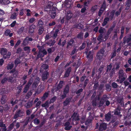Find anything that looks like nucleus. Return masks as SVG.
<instances>
[{"label": "nucleus", "instance_id": "15", "mask_svg": "<svg viewBox=\"0 0 131 131\" xmlns=\"http://www.w3.org/2000/svg\"><path fill=\"white\" fill-rule=\"evenodd\" d=\"M70 123L67 121L66 122L64 125V126L65 127L64 128L65 130H69L72 127V126L70 125Z\"/></svg>", "mask_w": 131, "mask_h": 131}, {"label": "nucleus", "instance_id": "47", "mask_svg": "<svg viewBox=\"0 0 131 131\" xmlns=\"http://www.w3.org/2000/svg\"><path fill=\"white\" fill-rule=\"evenodd\" d=\"M112 86L113 88L114 89L116 88H118V85L116 83L113 82L112 84Z\"/></svg>", "mask_w": 131, "mask_h": 131}, {"label": "nucleus", "instance_id": "40", "mask_svg": "<svg viewBox=\"0 0 131 131\" xmlns=\"http://www.w3.org/2000/svg\"><path fill=\"white\" fill-rule=\"evenodd\" d=\"M17 16V13H14L11 15L10 18L12 19H15L16 18Z\"/></svg>", "mask_w": 131, "mask_h": 131}, {"label": "nucleus", "instance_id": "8", "mask_svg": "<svg viewBox=\"0 0 131 131\" xmlns=\"http://www.w3.org/2000/svg\"><path fill=\"white\" fill-rule=\"evenodd\" d=\"M69 88L68 84H67L64 89L63 94L62 95V98H64L66 96L67 94L69 92Z\"/></svg>", "mask_w": 131, "mask_h": 131}, {"label": "nucleus", "instance_id": "37", "mask_svg": "<svg viewBox=\"0 0 131 131\" xmlns=\"http://www.w3.org/2000/svg\"><path fill=\"white\" fill-rule=\"evenodd\" d=\"M44 29L43 27L40 26L38 30V34L39 35H41L43 32Z\"/></svg>", "mask_w": 131, "mask_h": 131}, {"label": "nucleus", "instance_id": "61", "mask_svg": "<svg viewBox=\"0 0 131 131\" xmlns=\"http://www.w3.org/2000/svg\"><path fill=\"white\" fill-rule=\"evenodd\" d=\"M103 39V35L102 34H100L99 36L97 38V40L98 41H100V40Z\"/></svg>", "mask_w": 131, "mask_h": 131}, {"label": "nucleus", "instance_id": "39", "mask_svg": "<svg viewBox=\"0 0 131 131\" xmlns=\"http://www.w3.org/2000/svg\"><path fill=\"white\" fill-rule=\"evenodd\" d=\"M120 110L118 108L116 109L114 111V114L116 115H119L121 114Z\"/></svg>", "mask_w": 131, "mask_h": 131}, {"label": "nucleus", "instance_id": "44", "mask_svg": "<svg viewBox=\"0 0 131 131\" xmlns=\"http://www.w3.org/2000/svg\"><path fill=\"white\" fill-rule=\"evenodd\" d=\"M86 76L85 74L83 75L82 76L80 79V81L81 82H82L84 81L85 79L86 78Z\"/></svg>", "mask_w": 131, "mask_h": 131}, {"label": "nucleus", "instance_id": "28", "mask_svg": "<svg viewBox=\"0 0 131 131\" xmlns=\"http://www.w3.org/2000/svg\"><path fill=\"white\" fill-rule=\"evenodd\" d=\"M10 3L9 0H0V4L4 5L8 4Z\"/></svg>", "mask_w": 131, "mask_h": 131}, {"label": "nucleus", "instance_id": "14", "mask_svg": "<svg viewBox=\"0 0 131 131\" xmlns=\"http://www.w3.org/2000/svg\"><path fill=\"white\" fill-rule=\"evenodd\" d=\"M86 54H87L86 57L88 59V61L89 62H91L92 61L93 59V56L92 51H89L88 54H87V52H86Z\"/></svg>", "mask_w": 131, "mask_h": 131}, {"label": "nucleus", "instance_id": "58", "mask_svg": "<svg viewBox=\"0 0 131 131\" xmlns=\"http://www.w3.org/2000/svg\"><path fill=\"white\" fill-rule=\"evenodd\" d=\"M105 104L104 105L103 107H105L106 106H108L110 104V102L108 101V100L106 101L105 100Z\"/></svg>", "mask_w": 131, "mask_h": 131}, {"label": "nucleus", "instance_id": "27", "mask_svg": "<svg viewBox=\"0 0 131 131\" xmlns=\"http://www.w3.org/2000/svg\"><path fill=\"white\" fill-rule=\"evenodd\" d=\"M111 114L110 113H108L105 115V119L107 121H110L111 118Z\"/></svg>", "mask_w": 131, "mask_h": 131}, {"label": "nucleus", "instance_id": "33", "mask_svg": "<svg viewBox=\"0 0 131 131\" xmlns=\"http://www.w3.org/2000/svg\"><path fill=\"white\" fill-rule=\"evenodd\" d=\"M115 13V11L114 10H112L110 13V15L109 16V19L111 20H112L113 18V16L114 15Z\"/></svg>", "mask_w": 131, "mask_h": 131}, {"label": "nucleus", "instance_id": "36", "mask_svg": "<svg viewBox=\"0 0 131 131\" xmlns=\"http://www.w3.org/2000/svg\"><path fill=\"white\" fill-rule=\"evenodd\" d=\"M71 99H66V100L63 102V104L66 106L68 105L71 101Z\"/></svg>", "mask_w": 131, "mask_h": 131}, {"label": "nucleus", "instance_id": "11", "mask_svg": "<svg viewBox=\"0 0 131 131\" xmlns=\"http://www.w3.org/2000/svg\"><path fill=\"white\" fill-rule=\"evenodd\" d=\"M1 55L3 56L8 55L9 56V57L11 55V53L9 52L7 53V49L5 48H2L1 49Z\"/></svg>", "mask_w": 131, "mask_h": 131}, {"label": "nucleus", "instance_id": "59", "mask_svg": "<svg viewBox=\"0 0 131 131\" xmlns=\"http://www.w3.org/2000/svg\"><path fill=\"white\" fill-rule=\"evenodd\" d=\"M10 32V29L6 30L4 33L5 35L6 36H8Z\"/></svg>", "mask_w": 131, "mask_h": 131}, {"label": "nucleus", "instance_id": "10", "mask_svg": "<svg viewBox=\"0 0 131 131\" xmlns=\"http://www.w3.org/2000/svg\"><path fill=\"white\" fill-rule=\"evenodd\" d=\"M49 76V74L47 71H45L43 73L42 76V80L44 81L46 80Z\"/></svg>", "mask_w": 131, "mask_h": 131}, {"label": "nucleus", "instance_id": "62", "mask_svg": "<svg viewBox=\"0 0 131 131\" xmlns=\"http://www.w3.org/2000/svg\"><path fill=\"white\" fill-rule=\"evenodd\" d=\"M29 88V87L28 85H26L25 86L24 88L23 92L24 93H26L27 91L28 90Z\"/></svg>", "mask_w": 131, "mask_h": 131}, {"label": "nucleus", "instance_id": "19", "mask_svg": "<svg viewBox=\"0 0 131 131\" xmlns=\"http://www.w3.org/2000/svg\"><path fill=\"white\" fill-rule=\"evenodd\" d=\"M105 99H100L99 103L98 104V107H100L102 106L103 107V105H104L105 100Z\"/></svg>", "mask_w": 131, "mask_h": 131}, {"label": "nucleus", "instance_id": "32", "mask_svg": "<svg viewBox=\"0 0 131 131\" xmlns=\"http://www.w3.org/2000/svg\"><path fill=\"white\" fill-rule=\"evenodd\" d=\"M106 90L107 91H110L111 90V87L109 84H106L105 85Z\"/></svg>", "mask_w": 131, "mask_h": 131}, {"label": "nucleus", "instance_id": "13", "mask_svg": "<svg viewBox=\"0 0 131 131\" xmlns=\"http://www.w3.org/2000/svg\"><path fill=\"white\" fill-rule=\"evenodd\" d=\"M71 70V67H69L67 69L65 70V73L64 75V78L68 77Z\"/></svg>", "mask_w": 131, "mask_h": 131}, {"label": "nucleus", "instance_id": "49", "mask_svg": "<svg viewBox=\"0 0 131 131\" xmlns=\"http://www.w3.org/2000/svg\"><path fill=\"white\" fill-rule=\"evenodd\" d=\"M105 30V29L104 28H103L102 27H101L99 30V32L101 34H102L103 33Z\"/></svg>", "mask_w": 131, "mask_h": 131}, {"label": "nucleus", "instance_id": "56", "mask_svg": "<svg viewBox=\"0 0 131 131\" xmlns=\"http://www.w3.org/2000/svg\"><path fill=\"white\" fill-rule=\"evenodd\" d=\"M121 8H120L119 9L118 11H117L115 13V15L117 16H118L121 13Z\"/></svg>", "mask_w": 131, "mask_h": 131}, {"label": "nucleus", "instance_id": "9", "mask_svg": "<svg viewBox=\"0 0 131 131\" xmlns=\"http://www.w3.org/2000/svg\"><path fill=\"white\" fill-rule=\"evenodd\" d=\"M104 84H101L99 85L98 89V90L100 91L99 93V96L97 98H100V96H101L102 94L103 93L104 90Z\"/></svg>", "mask_w": 131, "mask_h": 131}, {"label": "nucleus", "instance_id": "45", "mask_svg": "<svg viewBox=\"0 0 131 131\" xmlns=\"http://www.w3.org/2000/svg\"><path fill=\"white\" fill-rule=\"evenodd\" d=\"M105 52V48H102L98 52L104 55Z\"/></svg>", "mask_w": 131, "mask_h": 131}, {"label": "nucleus", "instance_id": "22", "mask_svg": "<svg viewBox=\"0 0 131 131\" xmlns=\"http://www.w3.org/2000/svg\"><path fill=\"white\" fill-rule=\"evenodd\" d=\"M36 26L34 25H32L30 26L29 28V33H33L34 31V30L36 28Z\"/></svg>", "mask_w": 131, "mask_h": 131}, {"label": "nucleus", "instance_id": "31", "mask_svg": "<svg viewBox=\"0 0 131 131\" xmlns=\"http://www.w3.org/2000/svg\"><path fill=\"white\" fill-rule=\"evenodd\" d=\"M83 33L82 32H80L77 35V38L80 39H83Z\"/></svg>", "mask_w": 131, "mask_h": 131}, {"label": "nucleus", "instance_id": "48", "mask_svg": "<svg viewBox=\"0 0 131 131\" xmlns=\"http://www.w3.org/2000/svg\"><path fill=\"white\" fill-rule=\"evenodd\" d=\"M34 123L35 125H38L40 122L39 120L37 119V118H36L35 119L34 121Z\"/></svg>", "mask_w": 131, "mask_h": 131}, {"label": "nucleus", "instance_id": "4", "mask_svg": "<svg viewBox=\"0 0 131 131\" xmlns=\"http://www.w3.org/2000/svg\"><path fill=\"white\" fill-rule=\"evenodd\" d=\"M71 117L72 118V124H74V121L77 122L79 121L80 120L79 114H78L77 112H74L71 116ZM78 124V123L76 122L75 125H76Z\"/></svg>", "mask_w": 131, "mask_h": 131}, {"label": "nucleus", "instance_id": "54", "mask_svg": "<svg viewBox=\"0 0 131 131\" xmlns=\"http://www.w3.org/2000/svg\"><path fill=\"white\" fill-rule=\"evenodd\" d=\"M41 103V101H38L35 107L37 108L38 109L40 108Z\"/></svg>", "mask_w": 131, "mask_h": 131}, {"label": "nucleus", "instance_id": "21", "mask_svg": "<svg viewBox=\"0 0 131 131\" xmlns=\"http://www.w3.org/2000/svg\"><path fill=\"white\" fill-rule=\"evenodd\" d=\"M93 119V117L91 116H89L85 122V124L88 125L92 122Z\"/></svg>", "mask_w": 131, "mask_h": 131}, {"label": "nucleus", "instance_id": "1", "mask_svg": "<svg viewBox=\"0 0 131 131\" xmlns=\"http://www.w3.org/2000/svg\"><path fill=\"white\" fill-rule=\"evenodd\" d=\"M37 47L38 48L39 51L38 52L37 56L35 57V60H36L39 58L43 57L45 55H46L47 54L46 51L42 46L38 45Z\"/></svg>", "mask_w": 131, "mask_h": 131}, {"label": "nucleus", "instance_id": "53", "mask_svg": "<svg viewBox=\"0 0 131 131\" xmlns=\"http://www.w3.org/2000/svg\"><path fill=\"white\" fill-rule=\"evenodd\" d=\"M83 89L82 88L79 89L78 90H77L75 92V93L77 94H79L80 95L81 94V93L82 92Z\"/></svg>", "mask_w": 131, "mask_h": 131}, {"label": "nucleus", "instance_id": "20", "mask_svg": "<svg viewBox=\"0 0 131 131\" xmlns=\"http://www.w3.org/2000/svg\"><path fill=\"white\" fill-rule=\"evenodd\" d=\"M100 99H94L92 102V105L94 107H95L97 105H98Z\"/></svg>", "mask_w": 131, "mask_h": 131}, {"label": "nucleus", "instance_id": "35", "mask_svg": "<svg viewBox=\"0 0 131 131\" xmlns=\"http://www.w3.org/2000/svg\"><path fill=\"white\" fill-rule=\"evenodd\" d=\"M94 85L93 86V89L94 90H96L98 89V88H99V82H94Z\"/></svg>", "mask_w": 131, "mask_h": 131}, {"label": "nucleus", "instance_id": "29", "mask_svg": "<svg viewBox=\"0 0 131 131\" xmlns=\"http://www.w3.org/2000/svg\"><path fill=\"white\" fill-rule=\"evenodd\" d=\"M49 67L46 64H43L41 66V69L40 70V72H41V70H47L48 68Z\"/></svg>", "mask_w": 131, "mask_h": 131}, {"label": "nucleus", "instance_id": "42", "mask_svg": "<svg viewBox=\"0 0 131 131\" xmlns=\"http://www.w3.org/2000/svg\"><path fill=\"white\" fill-rule=\"evenodd\" d=\"M114 27V26H113L112 27L108 29L107 31V34L110 35L112 31L113 30V28Z\"/></svg>", "mask_w": 131, "mask_h": 131}, {"label": "nucleus", "instance_id": "17", "mask_svg": "<svg viewBox=\"0 0 131 131\" xmlns=\"http://www.w3.org/2000/svg\"><path fill=\"white\" fill-rule=\"evenodd\" d=\"M125 3V6H126V7L125 10H128L131 5V0H126Z\"/></svg>", "mask_w": 131, "mask_h": 131}, {"label": "nucleus", "instance_id": "63", "mask_svg": "<svg viewBox=\"0 0 131 131\" xmlns=\"http://www.w3.org/2000/svg\"><path fill=\"white\" fill-rule=\"evenodd\" d=\"M104 68V66L103 65H102L101 66H100V67L98 69V70L100 71V72H99L100 74L101 73Z\"/></svg>", "mask_w": 131, "mask_h": 131}, {"label": "nucleus", "instance_id": "2", "mask_svg": "<svg viewBox=\"0 0 131 131\" xmlns=\"http://www.w3.org/2000/svg\"><path fill=\"white\" fill-rule=\"evenodd\" d=\"M112 67L111 64L107 65L106 71V73L107 74H109L111 78L112 77L113 74H114L115 72V67H113L112 69Z\"/></svg>", "mask_w": 131, "mask_h": 131}, {"label": "nucleus", "instance_id": "57", "mask_svg": "<svg viewBox=\"0 0 131 131\" xmlns=\"http://www.w3.org/2000/svg\"><path fill=\"white\" fill-rule=\"evenodd\" d=\"M14 124H13V123H11L9 125L8 127V129L11 131L13 128L14 127Z\"/></svg>", "mask_w": 131, "mask_h": 131}, {"label": "nucleus", "instance_id": "12", "mask_svg": "<svg viewBox=\"0 0 131 131\" xmlns=\"http://www.w3.org/2000/svg\"><path fill=\"white\" fill-rule=\"evenodd\" d=\"M123 44H125L126 43H128L131 41V34L129 35V36L127 37L126 36L123 38Z\"/></svg>", "mask_w": 131, "mask_h": 131}, {"label": "nucleus", "instance_id": "3", "mask_svg": "<svg viewBox=\"0 0 131 131\" xmlns=\"http://www.w3.org/2000/svg\"><path fill=\"white\" fill-rule=\"evenodd\" d=\"M107 124L105 123H97L96 124L95 129H98L99 131L105 130L107 128Z\"/></svg>", "mask_w": 131, "mask_h": 131}, {"label": "nucleus", "instance_id": "51", "mask_svg": "<svg viewBox=\"0 0 131 131\" xmlns=\"http://www.w3.org/2000/svg\"><path fill=\"white\" fill-rule=\"evenodd\" d=\"M24 29V27L20 28L18 31L17 33L19 34H20L23 32Z\"/></svg>", "mask_w": 131, "mask_h": 131}, {"label": "nucleus", "instance_id": "50", "mask_svg": "<svg viewBox=\"0 0 131 131\" xmlns=\"http://www.w3.org/2000/svg\"><path fill=\"white\" fill-rule=\"evenodd\" d=\"M20 61L19 59L18 58H17L15 61V64L16 66H17L18 64L20 63Z\"/></svg>", "mask_w": 131, "mask_h": 131}, {"label": "nucleus", "instance_id": "18", "mask_svg": "<svg viewBox=\"0 0 131 131\" xmlns=\"http://www.w3.org/2000/svg\"><path fill=\"white\" fill-rule=\"evenodd\" d=\"M73 16V14L71 13L70 10L68 11L67 12L66 15V19L67 20L70 19Z\"/></svg>", "mask_w": 131, "mask_h": 131}, {"label": "nucleus", "instance_id": "41", "mask_svg": "<svg viewBox=\"0 0 131 131\" xmlns=\"http://www.w3.org/2000/svg\"><path fill=\"white\" fill-rule=\"evenodd\" d=\"M14 66L13 63L9 64L7 66V69L8 70H11L13 67Z\"/></svg>", "mask_w": 131, "mask_h": 131}, {"label": "nucleus", "instance_id": "24", "mask_svg": "<svg viewBox=\"0 0 131 131\" xmlns=\"http://www.w3.org/2000/svg\"><path fill=\"white\" fill-rule=\"evenodd\" d=\"M125 73H124V71L122 70H120L118 72V75L119 77H125Z\"/></svg>", "mask_w": 131, "mask_h": 131}, {"label": "nucleus", "instance_id": "7", "mask_svg": "<svg viewBox=\"0 0 131 131\" xmlns=\"http://www.w3.org/2000/svg\"><path fill=\"white\" fill-rule=\"evenodd\" d=\"M23 114V112L21 110L19 109L17 110L14 116V118L16 119L19 117L22 116Z\"/></svg>", "mask_w": 131, "mask_h": 131}, {"label": "nucleus", "instance_id": "26", "mask_svg": "<svg viewBox=\"0 0 131 131\" xmlns=\"http://www.w3.org/2000/svg\"><path fill=\"white\" fill-rule=\"evenodd\" d=\"M32 105V101H29L25 105V106L27 108H29L31 107Z\"/></svg>", "mask_w": 131, "mask_h": 131}, {"label": "nucleus", "instance_id": "38", "mask_svg": "<svg viewBox=\"0 0 131 131\" xmlns=\"http://www.w3.org/2000/svg\"><path fill=\"white\" fill-rule=\"evenodd\" d=\"M89 82V79H86L84 81V82L83 85V88L84 89L85 88L87 84Z\"/></svg>", "mask_w": 131, "mask_h": 131}, {"label": "nucleus", "instance_id": "52", "mask_svg": "<svg viewBox=\"0 0 131 131\" xmlns=\"http://www.w3.org/2000/svg\"><path fill=\"white\" fill-rule=\"evenodd\" d=\"M27 40V39L26 38L24 40L22 44L24 45V46H26L27 45L28 43V41Z\"/></svg>", "mask_w": 131, "mask_h": 131}, {"label": "nucleus", "instance_id": "55", "mask_svg": "<svg viewBox=\"0 0 131 131\" xmlns=\"http://www.w3.org/2000/svg\"><path fill=\"white\" fill-rule=\"evenodd\" d=\"M104 10L103 8H101L99 12L98 16H101Z\"/></svg>", "mask_w": 131, "mask_h": 131}, {"label": "nucleus", "instance_id": "64", "mask_svg": "<svg viewBox=\"0 0 131 131\" xmlns=\"http://www.w3.org/2000/svg\"><path fill=\"white\" fill-rule=\"evenodd\" d=\"M97 9V6L95 5L92 7L91 8V11L94 12Z\"/></svg>", "mask_w": 131, "mask_h": 131}, {"label": "nucleus", "instance_id": "46", "mask_svg": "<svg viewBox=\"0 0 131 131\" xmlns=\"http://www.w3.org/2000/svg\"><path fill=\"white\" fill-rule=\"evenodd\" d=\"M38 82H36L35 81L32 84V88H35L36 87L38 86Z\"/></svg>", "mask_w": 131, "mask_h": 131}, {"label": "nucleus", "instance_id": "60", "mask_svg": "<svg viewBox=\"0 0 131 131\" xmlns=\"http://www.w3.org/2000/svg\"><path fill=\"white\" fill-rule=\"evenodd\" d=\"M22 88V86L21 85L19 86H18L17 87V88L18 89L17 90V93L18 94H19L21 92V89Z\"/></svg>", "mask_w": 131, "mask_h": 131}, {"label": "nucleus", "instance_id": "43", "mask_svg": "<svg viewBox=\"0 0 131 131\" xmlns=\"http://www.w3.org/2000/svg\"><path fill=\"white\" fill-rule=\"evenodd\" d=\"M49 95V92H46L44 94L41 98H46L48 97Z\"/></svg>", "mask_w": 131, "mask_h": 131}, {"label": "nucleus", "instance_id": "16", "mask_svg": "<svg viewBox=\"0 0 131 131\" xmlns=\"http://www.w3.org/2000/svg\"><path fill=\"white\" fill-rule=\"evenodd\" d=\"M52 9V10L48 13L50 15L51 18L53 19L55 18L56 15V8H53Z\"/></svg>", "mask_w": 131, "mask_h": 131}, {"label": "nucleus", "instance_id": "6", "mask_svg": "<svg viewBox=\"0 0 131 131\" xmlns=\"http://www.w3.org/2000/svg\"><path fill=\"white\" fill-rule=\"evenodd\" d=\"M55 8V7H53L52 5L49 4L45 6L44 8V10L45 11L47 12L48 13H49L53 10L52 9L53 8Z\"/></svg>", "mask_w": 131, "mask_h": 131}, {"label": "nucleus", "instance_id": "5", "mask_svg": "<svg viewBox=\"0 0 131 131\" xmlns=\"http://www.w3.org/2000/svg\"><path fill=\"white\" fill-rule=\"evenodd\" d=\"M63 81H60L56 88H54V87H53V88L51 90V91L53 92L54 90L56 92L59 90L60 89H61L63 86Z\"/></svg>", "mask_w": 131, "mask_h": 131}, {"label": "nucleus", "instance_id": "34", "mask_svg": "<svg viewBox=\"0 0 131 131\" xmlns=\"http://www.w3.org/2000/svg\"><path fill=\"white\" fill-rule=\"evenodd\" d=\"M103 55L100 54L98 52L96 54V56L97 59L99 60H101L103 58Z\"/></svg>", "mask_w": 131, "mask_h": 131}, {"label": "nucleus", "instance_id": "30", "mask_svg": "<svg viewBox=\"0 0 131 131\" xmlns=\"http://www.w3.org/2000/svg\"><path fill=\"white\" fill-rule=\"evenodd\" d=\"M109 18L108 17H107L105 18L104 20V21L102 23V25L103 26H105L107 23V22L109 21Z\"/></svg>", "mask_w": 131, "mask_h": 131}, {"label": "nucleus", "instance_id": "25", "mask_svg": "<svg viewBox=\"0 0 131 131\" xmlns=\"http://www.w3.org/2000/svg\"><path fill=\"white\" fill-rule=\"evenodd\" d=\"M50 104L49 103V101H46L45 102L41 105V106L42 107H45V108L47 109L49 107Z\"/></svg>", "mask_w": 131, "mask_h": 131}, {"label": "nucleus", "instance_id": "23", "mask_svg": "<svg viewBox=\"0 0 131 131\" xmlns=\"http://www.w3.org/2000/svg\"><path fill=\"white\" fill-rule=\"evenodd\" d=\"M74 42V41L72 39H71L69 41L67 44V48L68 49L69 48H70V46H71L72 47L73 46L72 44Z\"/></svg>", "mask_w": 131, "mask_h": 131}]
</instances>
